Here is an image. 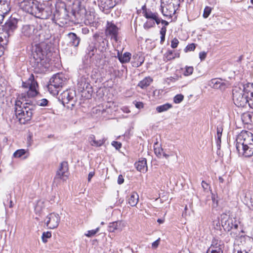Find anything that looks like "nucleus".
<instances>
[{
	"instance_id": "obj_32",
	"label": "nucleus",
	"mask_w": 253,
	"mask_h": 253,
	"mask_svg": "<svg viewBox=\"0 0 253 253\" xmlns=\"http://www.w3.org/2000/svg\"><path fill=\"white\" fill-rule=\"evenodd\" d=\"M158 15L157 12H153L150 9L144 11V16L148 19L154 20Z\"/></svg>"
},
{
	"instance_id": "obj_50",
	"label": "nucleus",
	"mask_w": 253,
	"mask_h": 253,
	"mask_svg": "<svg viewBox=\"0 0 253 253\" xmlns=\"http://www.w3.org/2000/svg\"><path fill=\"white\" fill-rule=\"evenodd\" d=\"M112 145L116 148V149L119 150L122 146V144L118 141H114L112 142Z\"/></svg>"
},
{
	"instance_id": "obj_2",
	"label": "nucleus",
	"mask_w": 253,
	"mask_h": 253,
	"mask_svg": "<svg viewBox=\"0 0 253 253\" xmlns=\"http://www.w3.org/2000/svg\"><path fill=\"white\" fill-rule=\"evenodd\" d=\"M22 87L28 90H26V94L22 93L19 97L20 100L15 101L14 112L19 123L25 124L32 118L33 107L25 106L24 105H31L32 101L29 99L36 96L38 93L37 90L38 84L35 81L33 74L30 75L27 81L22 82Z\"/></svg>"
},
{
	"instance_id": "obj_1",
	"label": "nucleus",
	"mask_w": 253,
	"mask_h": 253,
	"mask_svg": "<svg viewBox=\"0 0 253 253\" xmlns=\"http://www.w3.org/2000/svg\"><path fill=\"white\" fill-rule=\"evenodd\" d=\"M51 37L50 30L46 26L37 25L34 42H38L33 49L30 62L37 72H42L47 68L46 56L50 51V43L48 41Z\"/></svg>"
},
{
	"instance_id": "obj_20",
	"label": "nucleus",
	"mask_w": 253,
	"mask_h": 253,
	"mask_svg": "<svg viewBox=\"0 0 253 253\" xmlns=\"http://www.w3.org/2000/svg\"><path fill=\"white\" fill-rule=\"evenodd\" d=\"M94 37L97 38L96 41L98 43V50L101 52H104L108 46V40L103 37L99 36L97 34L94 35Z\"/></svg>"
},
{
	"instance_id": "obj_42",
	"label": "nucleus",
	"mask_w": 253,
	"mask_h": 253,
	"mask_svg": "<svg viewBox=\"0 0 253 253\" xmlns=\"http://www.w3.org/2000/svg\"><path fill=\"white\" fill-rule=\"evenodd\" d=\"M184 99V96L181 94H177L173 98V102L175 103L178 104L181 102Z\"/></svg>"
},
{
	"instance_id": "obj_6",
	"label": "nucleus",
	"mask_w": 253,
	"mask_h": 253,
	"mask_svg": "<svg viewBox=\"0 0 253 253\" xmlns=\"http://www.w3.org/2000/svg\"><path fill=\"white\" fill-rule=\"evenodd\" d=\"M55 2H56V0H50L46 3L40 4L36 17L42 19L51 17V19L53 20V10L55 9Z\"/></svg>"
},
{
	"instance_id": "obj_17",
	"label": "nucleus",
	"mask_w": 253,
	"mask_h": 253,
	"mask_svg": "<svg viewBox=\"0 0 253 253\" xmlns=\"http://www.w3.org/2000/svg\"><path fill=\"white\" fill-rule=\"evenodd\" d=\"M9 0H0V24L2 23L4 15L10 10Z\"/></svg>"
},
{
	"instance_id": "obj_61",
	"label": "nucleus",
	"mask_w": 253,
	"mask_h": 253,
	"mask_svg": "<svg viewBox=\"0 0 253 253\" xmlns=\"http://www.w3.org/2000/svg\"><path fill=\"white\" fill-rule=\"evenodd\" d=\"M166 31H167V28H166V26L163 27L160 30L161 35H166Z\"/></svg>"
},
{
	"instance_id": "obj_46",
	"label": "nucleus",
	"mask_w": 253,
	"mask_h": 253,
	"mask_svg": "<svg viewBox=\"0 0 253 253\" xmlns=\"http://www.w3.org/2000/svg\"><path fill=\"white\" fill-rule=\"evenodd\" d=\"M48 101L45 98L39 100L37 101V104L40 106H45L47 105Z\"/></svg>"
},
{
	"instance_id": "obj_44",
	"label": "nucleus",
	"mask_w": 253,
	"mask_h": 253,
	"mask_svg": "<svg viewBox=\"0 0 253 253\" xmlns=\"http://www.w3.org/2000/svg\"><path fill=\"white\" fill-rule=\"evenodd\" d=\"M211 11V8L208 6H206L204 9V13L203 15V17L205 18H208L209 16L210 15Z\"/></svg>"
},
{
	"instance_id": "obj_25",
	"label": "nucleus",
	"mask_w": 253,
	"mask_h": 253,
	"mask_svg": "<svg viewBox=\"0 0 253 253\" xmlns=\"http://www.w3.org/2000/svg\"><path fill=\"white\" fill-rule=\"evenodd\" d=\"M139 201V196L135 192L131 193L128 199V203L131 207L135 206Z\"/></svg>"
},
{
	"instance_id": "obj_10",
	"label": "nucleus",
	"mask_w": 253,
	"mask_h": 253,
	"mask_svg": "<svg viewBox=\"0 0 253 253\" xmlns=\"http://www.w3.org/2000/svg\"><path fill=\"white\" fill-rule=\"evenodd\" d=\"M40 3L34 0H26L20 4V7L23 11L36 17L39 8Z\"/></svg>"
},
{
	"instance_id": "obj_22",
	"label": "nucleus",
	"mask_w": 253,
	"mask_h": 253,
	"mask_svg": "<svg viewBox=\"0 0 253 253\" xmlns=\"http://www.w3.org/2000/svg\"><path fill=\"white\" fill-rule=\"evenodd\" d=\"M89 142L91 146L95 147H100L104 144L106 141L104 137L96 140L95 136L94 135H91L88 138Z\"/></svg>"
},
{
	"instance_id": "obj_12",
	"label": "nucleus",
	"mask_w": 253,
	"mask_h": 253,
	"mask_svg": "<svg viewBox=\"0 0 253 253\" xmlns=\"http://www.w3.org/2000/svg\"><path fill=\"white\" fill-rule=\"evenodd\" d=\"M60 218L58 214L52 212L49 214L45 219V223L48 228L54 229L58 227Z\"/></svg>"
},
{
	"instance_id": "obj_62",
	"label": "nucleus",
	"mask_w": 253,
	"mask_h": 253,
	"mask_svg": "<svg viewBox=\"0 0 253 253\" xmlns=\"http://www.w3.org/2000/svg\"><path fill=\"white\" fill-rule=\"evenodd\" d=\"M4 47L2 45H0V57L3 54Z\"/></svg>"
},
{
	"instance_id": "obj_48",
	"label": "nucleus",
	"mask_w": 253,
	"mask_h": 253,
	"mask_svg": "<svg viewBox=\"0 0 253 253\" xmlns=\"http://www.w3.org/2000/svg\"><path fill=\"white\" fill-rule=\"evenodd\" d=\"M195 44L194 43H191L188 44L185 48V52L193 51L195 49Z\"/></svg>"
},
{
	"instance_id": "obj_40",
	"label": "nucleus",
	"mask_w": 253,
	"mask_h": 253,
	"mask_svg": "<svg viewBox=\"0 0 253 253\" xmlns=\"http://www.w3.org/2000/svg\"><path fill=\"white\" fill-rule=\"evenodd\" d=\"M87 50L88 51V54L90 57L93 56L95 54V52L97 51V49L94 45H90L88 46Z\"/></svg>"
},
{
	"instance_id": "obj_30",
	"label": "nucleus",
	"mask_w": 253,
	"mask_h": 253,
	"mask_svg": "<svg viewBox=\"0 0 253 253\" xmlns=\"http://www.w3.org/2000/svg\"><path fill=\"white\" fill-rule=\"evenodd\" d=\"M172 105L169 103H166L162 105L157 106L156 107V111L158 113H162L168 111L169 109L172 108Z\"/></svg>"
},
{
	"instance_id": "obj_60",
	"label": "nucleus",
	"mask_w": 253,
	"mask_h": 253,
	"mask_svg": "<svg viewBox=\"0 0 253 253\" xmlns=\"http://www.w3.org/2000/svg\"><path fill=\"white\" fill-rule=\"evenodd\" d=\"M94 174H95L94 171H90L88 175V179H87L88 182L90 181L91 179L94 175Z\"/></svg>"
},
{
	"instance_id": "obj_56",
	"label": "nucleus",
	"mask_w": 253,
	"mask_h": 253,
	"mask_svg": "<svg viewBox=\"0 0 253 253\" xmlns=\"http://www.w3.org/2000/svg\"><path fill=\"white\" fill-rule=\"evenodd\" d=\"M124 182V179L122 175H119L118 178V183L119 184H122Z\"/></svg>"
},
{
	"instance_id": "obj_33",
	"label": "nucleus",
	"mask_w": 253,
	"mask_h": 253,
	"mask_svg": "<svg viewBox=\"0 0 253 253\" xmlns=\"http://www.w3.org/2000/svg\"><path fill=\"white\" fill-rule=\"evenodd\" d=\"M8 35H7L5 33L3 32L1 34H0V45H2L3 47L4 45H5L8 42Z\"/></svg>"
},
{
	"instance_id": "obj_8",
	"label": "nucleus",
	"mask_w": 253,
	"mask_h": 253,
	"mask_svg": "<svg viewBox=\"0 0 253 253\" xmlns=\"http://www.w3.org/2000/svg\"><path fill=\"white\" fill-rule=\"evenodd\" d=\"M37 26L32 24H24L20 29V37L23 40L34 41Z\"/></svg>"
},
{
	"instance_id": "obj_63",
	"label": "nucleus",
	"mask_w": 253,
	"mask_h": 253,
	"mask_svg": "<svg viewBox=\"0 0 253 253\" xmlns=\"http://www.w3.org/2000/svg\"><path fill=\"white\" fill-rule=\"evenodd\" d=\"M165 35H161V43H163V42H164L165 41Z\"/></svg>"
},
{
	"instance_id": "obj_49",
	"label": "nucleus",
	"mask_w": 253,
	"mask_h": 253,
	"mask_svg": "<svg viewBox=\"0 0 253 253\" xmlns=\"http://www.w3.org/2000/svg\"><path fill=\"white\" fill-rule=\"evenodd\" d=\"M178 43H179L178 40L177 39H176V38H174L171 41V47L172 48H175L177 47Z\"/></svg>"
},
{
	"instance_id": "obj_21",
	"label": "nucleus",
	"mask_w": 253,
	"mask_h": 253,
	"mask_svg": "<svg viewBox=\"0 0 253 253\" xmlns=\"http://www.w3.org/2000/svg\"><path fill=\"white\" fill-rule=\"evenodd\" d=\"M244 248L245 253H253V238L250 237H245Z\"/></svg>"
},
{
	"instance_id": "obj_13",
	"label": "nucleus",
	"mask_w": 253,
	"mask_h": 253,
	"mask_svg": "<svg viewBox=\"0 0 253 253\" xmlns=\"http://www.w3.org/2000/svg\"><path fill=\"white\" fill-rule=\"evenodd\" d=\"M17 25V19L15 18H11L2 26V31L8 35V37H9L13 34L14 31L16 29Z\"/></svg>"
},
{
	"instance_id": "obj_47",
	"label": "nucleus",
	"mask_w": 253,
	"mask_h": 253,
	"mask_svg": "<svg viewBox=\"0 0 253 253\" xmlns=\"http://www.w3.org/2000/svg\"><path fill=\"white\" fill-rule=\"evenodd\" d=\"M99 229V227H98L94 230H89L87 231V233L85 234V235L89 237H92L98 232Z\"/></svg>"
},
{
	"instance_id": "obj_29",
	"label": "nucleus",
	"mask_w": 253,
	"mask_h": 253,
	"mask_svg": "<svg viewBox=\"0 0 253 253\" xmlns=\"http://www.w3.org/2000/svg\"><path fill=\"white\" fill-rule=\"evenodd\" d=\"M222 244H221V242L220 241H218L217 239H214L212 240L211 246L209 249L211 250L213 249V250L218 251L217 249H219V251H222Z\"/></svg>"
},
{
	"instance_id": "obj_43",
	"label": "nucleus",
	"mask_w": 253,
	"mask_h": 253,
	"mask_svg": "<svg viewBox=\"0 0 253 253\" xmlns=\"http://www.w3.org/2000/svg\"><path fill=\"white\" fill-rule=\"evenodd\" d=\"M222 129L221 128H217V134L216 138L217 139V143L219 144L221 143V137L222 135Z\"/></svg>"
},
{
	"instance_id": "obj_9",
	"label": "nucleus",
	"mask_w": 253,
	"mask_h": 253,
	"mask_svg": "<svg viewBox=\"0 0 253 253\" xmlns=\"http://www.w3.org/2000/svg\"><path fill=\"white\" fill-rule=\"evenodd\" d=\"M69 175L68 163L65 161L62 162L54 177V182L58 183H59L60 181L65 182L68 179Z\"/></svg>"
},
{
	"instance_id": "obj_57",
	"label": "nucleus",
	"mask_w": 253,
	"mask_h": 253,
	"mask_svg": "<svg viewBox=\"0 0 253 253\" xmlns=\"http://www.w3.org/2000/svg\"><path fill=\"white\" fill-rule=\"evenodd\" d=\"M215 196H212V202H213V205H212V207H216L218 205V201L217 200H216L215 199V198L214 197Z\"/></svg>"
},
{
	"instance_id": "obj_24",
	"label": "nucleus",
	"mask_w": 253,
	"mask_h": 253,
	"mask_svg": "<svg viewBox=\"0 0 253 253\" xmlns=\"http://www.w3.org/2000/svg\"><path fill=\"white\" fill-rule=\"evenodd\" d=\"M67 37L70 41V43L75 47H77L80 43V39L77 35L74 33H70L67 35Z\"/></svg>"
},
{
	"instance_id": "obj_34",
	"label": "nucleus",
	"mask_w": 253,
	"mask_h": 253,
	"mask_svg": "<svg viewBox=\"0 0 253 253\" xmlns=\"http://www.w3.org/2000/svg\"><path fill=\"white\" fill-rule=\"evenodd\" d=\"M121 224V222L120 221L111 223L108 227V230L111 232H114L115 230L119 228Z\"/></svg>"
},
{
	"instance_id": "obj_52",
	"label": "nucleus",
	"mask_w": 253,
	"mask_h": 253,
	"mask_svg": "<svg viewBox=\"0 0 253 253\" xmlns=\"http://www.w3.org/2000/svg\"><path fill=\"white\" fill-rule=\"evenodd\" d=\"M207 56V53L205 51L201 52L199 53V57L201 59V60H204Z\"/></svg>"
},
{
	"instance_id": "obj_28",
	"label": "nucleus",
	"mask_w": 253,
	"mask_h": 253,
	"mask_svg": "<svg viewBox=\"0 0 253 253\" xmlns=\"http://www.w3.org/2000/svg\"><path fill=\"white\" fill-rule=\"evenodd\" d=\"M244 200L247 206L253 210V193H249L248 194H246Z\"/></svg>"
},
{
	"instance_id": "obj_18",
	"label": "nucleus",
	"mask_w": 253,
	"mask_h": 253,
	"mask_svg": "<svg viewBox=\"0 0 253 253\" xmlns=\"http://www.w3.org/2000/svg\"><path fill=\"white\" fill-rule=\"evenodd\" d=\"M209 85L213 88L219 89L221 90H224L227 88L226 84L223 82L222 80L220 78L211 79L210 81Z\"/></svg>"
},
{
	"instance_id": "obj_23",
	"label": "nucleus",
	"mask_w": 253,
	"mask_h": 253,
	"mask_svg": "<svg viewBox=\"0 0 253 253\" xmlns=\"http://www.w3.org/2000/svg\"><path fill=\"white\" fill-rule=\"evenodd\" d=\"M136 168L137 170L140 172H145L147 170L146 159L145 158H141L135 163Z\"/></svg>"
},
{
	"instance_id": "obj_19",
	"label": "nucleus",
	"mask_w": 253,
	"mask_h": 253,
	"mask_svg": "<svg viewBox=\"0 0 253 253\" xmlns=\"http://www.w3.org/2000/svg\"><path fill=\"white\" fill-rule=\"evenodd\" d=\"M88 80L87 79L84 77H81L79 80L78 83V85L79 89L81 91L86 90L88 92H89L90 90H91V85Z\"/></svg>"
},
{
	"instance_id": "obj_27",
	"label": "nucleus",
	"mask_w": 253,
	"mask_h": 253,
	"mask_svg": "<svg viewBox=\"0 0 253 253\" xmlns=\"http://www.w3.org/2000/svg\"><path fill=\"white\" fill-rule=\"evenodd\" d=\"M242 120L243 123L246 124H253V113H245L242 116Z\"/></svg>"
},
{
	"instance_id": "obj_3",
	"label": "nucleus",
	"mask_w": 253,
	"mask_h": 253,
	"mask_svg": "<svg viewBox=\"0 0 253 253\" xmlns=\"http://www.w3.org/2000/svg\"><path fill=\"white\" fill-rule=\"evenodd\" d=\"M74 7L71 15L67 8L66 3L60 0H56L53 14V20L60 26H64L70 21L73 20L72 17L80 19L85 15L86 10L84 0H77L73 4Z\"/></svg>"
},
{
	"instance_id": "obj_16",
	"label": "nucleus",
	"mask_w": 253,
	"mask_h": 253,
	"mask_svg": "<svg viewBox=\"0 0 253 253\" xmlns=\"http://www.w3.org/2000/svg\"><path fill=\"white\" fill-rule=\"evenodd\" d=\"M76 96L75 91L73 90L64 91L60 95V98L63 104H68L70 102H74Z\"/></svg>"
},
{
	"instance_id": "obj_5",
	"label": "nucleus",
	"mask_w": 253,
	"mask_h": 253,
	"mask_svg": "<svg viewBox=\"0 0 253 253\" xmlns=\"http://www.w3.org/2000/svg\"><path fill=\"white\" fill-rule=\"evenodd\" d=\"M67 80L62 73H58L53 75L50 79L47 88L49 92L53 95L58 94L61 88L66 84Z\"/></svg>"
},
{
	"instance_id": "obj_64",
	"label": "nucleus",
	"mask_w": 253,
	"mask_h": 253,
	"mask_svg": "<svg viewBox=\"0 0 253 253\" xmlns=\"http://www.w3.org/2000/svg\"><path fill=\"white\" fill-rule=\"evenodd\" d=\"M161 23L163 24H164L165 26H168L169 24V23L168 21L162 19L161 20Z\"/></svg>"
},
{
	"instance_id": "obj_55",
	"label": "nucleus",
	"mask_w": 253,
	"mask_h": 253,
	"mask_svg": "<svg viewBox=\"0 0 253 253\" xmlns=\"http://www.w3.org/2000/svg\"><path fill=\"white\" fill-rule=\"evenodd\" d=\"M180 0H166V2L167 3H172L174 2L178 5H180Z\"/></svg>"
},
{
	"instance_id": "obj_59",
	"label": "nucleus",
	"mask_w": 253,
	"mask_h": 253,
	"mask_svg": "<svg viewBox=\"0 0 253 253\" xmlns=\"http://www.w3.org/2000/svg\"><path fill=\"white\" fill-rule=\"evenodd\" d=\"M161 20L160 18L159 17V14L155 18L153 21L155 22V24L156 23L157 25L159 24L161 22Z\"/></svg>"
},
{
	"instance_id": "obj_31",
	"label": "nucleus",
	"mask_w": 253,
	"mask_h": 253,
	"mask_svg": "<svg viewBox=\"0 0 253 253\" xmlns=\"http://www.w3.org/2000/svg\"><path fill=\"white\" fill-rule=\"evenodd\" d=\"M131 57V54L129 52H125L123 55H119L118 57L121 63H127L129 61Z\"/></svg>"
},
{
	"instance_id": "obj_35",
	"label": "nucleus",
	"mask_w": 253,
	"mask_h": 253,
	"mask_svg": "<svg viewBox=\"0 0 253 253\" xmlns=\"http://www.w3.org/2000/svg\"><path fill=\"white\" fill-rule=\"evenodd\" d=\"M165 60L169 61L174 59L176 57V54L172 50H168L164 55Z\"/></svg>"
},
{
	"instance_id": "obj_53",
	"label": "nucleus",
	"mask_w": 253,
	"mask_h": 253,
	"mask_svg": "<svg viewBox=\"0 0 253 253\" xmlns=\"http://www.w3.org/2000/svg\"><path fill=\"white\" fill-rule=\"evenodd\" d=\"M217 250H213V249H212L211 250L210 249H209L207 252V253H223L222 251H219V249H217Z\"/></svg>"
},
{
	"instance_id": "obj_37",
	"label": "nucleus",
	"mask_w": 253,
	"mask_h": 253,
	"mask_svg": "<svg viewBox=\"0 0 253 253\" xmlns=\"http://www.w3.org/2000/svg\"><path fill=\"white\" fill-rule=\"evenodd\" d=\"M27 151L25 149H19L16 151L13 156L15 158H20L26 153Z\"/></svg>"
},
{
	"instance_id": "obj_54",
	"label": "nucleus",
	"mask_w": 253,
	"mask_h": 253,
	"mask_svg": "<svg viewBox=\"0 0 253 253\" xmlns=\"http://www.w3.org/2000/svg\"><path fill=\"white\" fill-rule=\"evenodd\" d=\"M135 106L138 109H141L144 107L143 103L141 102H136Z\"/></svg>"
},
{
	"instance_id": "obj_58",
	"label": "nucleus",
	"mask_w": 253,
	"mask_h": 253,
	"mask_svg": "<svg viewBox=\"0 0 253 253\" xmlns=\"http://www.w3.org/2000/svg\"><path fill=\"white\" fill-rule=\"evenodd\" d=\"M202 186L204 190H206L208 189L209 184L206 183L205 181H202Z\"/></svg>"
},
{
	"instance_id": "obj_26",
	"label": "nucleus",
	"mask_w": 253,
	"mask_h": 253,
	"mask_svg": "<svg viewBox=\"0 0 253 253\" xmlns=\"http://www.w3.org/2000/svg\"><path fill=\"white\" fill-rule=\"evenodd\" d=\"M153 79L150 77H145L143 80L140 81L137 86L142 89L146 88L152 83Z\"/></svg>"
},
{
	"instance_id": "obj_51",
	"label": "nucleus",
	"mask_w": 253,
	"mask_h": 253,
	"mask_svg": "<svg viewBox=\"0 0 253 253\" xmlns=\"http://www.w3.org/2000/svg\"><path fill=\"white\" fill-rule=\"evenodd\" d=\"M160 239L159 238L156 241L154 242L152 244V248L154 249L157 248L160 244Z\"/></svg>"
},
{
	"instance_id": "obj_36",
	"label": "nucleus",
	"mask_w": 253,
	"mask_h": 253,
	"mask_svg": "<svg viewBox=\"0 0 253 253\" xmlns=\"http://www.w3.org/2000/svg\"><path fill=\"white\" fill-rule=\"evenodd\" d=\"M230 234L231 236L233 238H236L240 235L241 230L238 228L234 227L233 229L230 230Z\"/></svg>"
},
{
	"instance_id": "obj_38",
	"label": "nucleus",
	"mask_w": 253,
	"mask_h": 253,
	"mask_svg": "<svg viewBox=\"0 0 253 253\" xmlns=\"http://www.w3.org/2000/svg\"><path fill=\"white\" fill-rule=\"evenodd\" d=\"M51 233L49 231L44 232L42 233V241L43 243H46L47 242V239L51 238Z\"/></svg>"
},
{
	"instance_id": "obj_41",
	"label": "nucleus",
	"mask_w": 253,
	"mask_h": 253,
	"mask_svg": "<svg viewBox=\"0 0 253 253\" xmlns=\"http://www.w3.org/2000/svg\"><path fill=\"white\" fill-rule=\"evenodd\" d=\"M193 67L192 66H186L184 72V75L188 76L191 75L193 72Z\"/></svg>"
},
{
	"instance_id": "obj_4",
	"label": "nucleus",
	"mask_w": 253,
	"mask_h": 253,
	"mask_svg": "<svg viewBox=\"0 0 253 253\" xmlns=\"http://www.w3.org/2000/svg\"><path fill=\"white\" fill-rule=\"evenodd\" d=\"M253 134L246 130L242 131L236 138V147L239 155L245 157L253 155Z\"/></svg>"
},
{
	"instance_id": "obj_45",
	"label": "nucleus",
	"mask_w": 253,
	"mask_h": 253,
	"mask_svg": "<svg viewBox=\"0 0 253 253\" xmlns=\"http://www.w3.org/2000/svg\"><path fill=\"white\" fill-rule=\"evenodd\" d=\"M154 152L157 157L161 158L164 151L162 147H159L154 148Z\"/></svg>"
},
{
	"instance_id": "obj_14",
	"label": "nucleus",
	"mask_w": 253,
	"mask_h": 253,
	"mask_svg": "<svg viewBox=\"0 0 253 253\" xmlns=\"http://www.w3.org/2000/svg\"><path fill=\"white\" fill-rule=\"evenodd\" d=\"M226 216V214H224L221 215V223L224 229L228 232L230 231V230L235 228H238L240 222L236 220L235 218H228V219L223 221V218L224 216Z\"/></svg>"
},
{
	"instance_id": "obj_39",
	"label": "nucleus",
	"mask_w": 253,
	"mask_h": 253,
	"mask_svg": "<svg viewBox=\"0 0 253 253\" xmlns=\"http://www.w3.org/2000/svg\"><path fill=\"white\" fill-rule=\"evenodd\" d=\"M155 22L153 21H147L143 25V27L145 30H148L151 28L155 27Z\"/></svg>"
},
{
	"instance_id": "obj_7",
	"label": "nucleus",
	"mask_w": 253,
	"mask_h": 253,
	"mask_svg": "<svg viewBox=\"0 0 253 253\" xmlns=\"http://www.w3.org/2000/svg\"><path fill=\"white\" fill-rule=\"evenodd\" d=\"M247 95L244 91V84L243 88L235 86L232 90V97L234 103L237 107H244L247 105Z\"/></svg>"
},
{
	"instance_id": "obj_15",
	"label": "nucleus",
	"mask_w": 253,
	"mask_h": 253,
	"mask_svg": "<svg viewBox=\"0 0 253 253\" xmlns=\"http://www.w3.org/2000/svg\"><path fill=\"white\" fill-rule=\"evenodd\" d=\"M244 91L247 95V104L253 109V83H247L244 84Z\"/></svg>"
},
{
	"instance_id": "obj_11",
	"label": "nucleus",
	"mask_w": 253,
	"mask_h": 253,
	"mask_svg": "<svg viewBox=\"0 0 253 253\" xmlns=\"http://www.w3.org/2000/svg\"><path fill=\"white\" fill-rule=\"evenodd\" d=\"M119 31V28L114 23L112 22H107L105 30V34L107 37H110L111 40L117 42Z\"/></svg>"
}]
</instances>
